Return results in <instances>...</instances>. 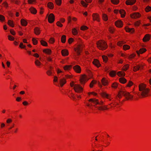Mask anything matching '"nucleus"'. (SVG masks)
Wrapping results in <instances>:
<instances>
[{
    "instance_id": "obj_10",
    "label": "nucleus",
    "mask_w": 151,
    "mask_h": 151,
    "mask_svg": "<svg viewBox=\"0 0 151 151\" xmlns=\"http://www.w3.org/2000/svg\"><path fill=\"white\" fill-rule=\"evenodd\" d=\"M74 70L78 73H80L81 71V69L80 67L78 65H76L73 67Z\"/></svg>"
},
{
    "instance_id": "obj_20",
    "label": "nucleus",
    "mask_w": 151,
    "mask_h": 151,
    "mask_svg": "<svg viewBox=\"0 0 151 151\" xmlns=\"http://www.w3.org/2000/svg\"><path fill=\"white\" fill-rule=\"evenodd\" d=\"M146 51V50L145 48L140 49L139 51H137V53L138 55H139L140 53L142 54L145 52Z\"/></svg>"
},
{
    "instance_id": "obj_26",
    "label": "nucleus",
    "mask_w": 151,
    "mask_h": 151,
    "mask_svg": "<svg viewBox=\"0 0 151 151\" xmlns=\"http://www.w3.org/2000/svg\"><path fill=\"white\" fill-rule=\"evenodd\" d=\"M120 13L121 14V17H124L125 16V12L123 10H121L119 11Z\"/></svg>"
},
{
    "instance_id": "obj_14",
    "label": "nucleus",
    "mask_w": 151,
    "mask_h": 151,
    "mask_svg": "<svg viewBox=\"0 0 151 151\" xmlns=\"http://www.w3.org/2000/svg\"><path fill=\"white\" fill-rule=\"evenodd\" d=\"M140 16V14L137 13H134L131 15V17L133 18H137L139 17Z\"/></svg>"
},
{
    "instance_id": "obj_52",
    "label": "nucleus",
    "mask_w": 151,
    "mask_h": 151,
    "mask_svg": "<svg viewBox=\"0 0 151 151\" xmlns=\"http://www.w3.org/2000/svg\"><path fill=\"white\" fill-rule=\"evenodd\" d=\"M133 84V83L131 81H129L128 83L127 86L128 87H130Z\"/></svg>"
},
{
    "instance_id": "obj_64",
    "label": "nucleus",
    "mask_w": 151,
    "mask_h": 151,
    "mask_svg": "<svg viewBox=\"0 0 151 151\" xmlns=\"http://www.w3.org/2000/svg\"><path fill=\"white\" fill-rule=\"evenodd\" d=\"M12 122V120L10 119H9L6 120V122L7 123H9Z\"/></svg>"
},
{
    "instance_id": "obj_41",
    "label": "nucleus",
    "mask_w": 151,
    "mask_h": 151,
    "mask_svg": "<svg viewBox=\"0 0 151 151\" xmlns=\"http://www.w3.org/2000/svg\"><path fill=\"white\" fill-rule=\"evenodd\" d=\"M109 74H110V75L111 76H114L116 75V73L115 72L112 71H111L110 72Z\"/></svg>"
},
{
    "instance_id": "obj_50",
    "label": "nucleus",
    "mask_w": 151,
    "mask_h": 151,
    "mask_svg": "<svg viewBox=\"0 0 151 151\" xmlns=\"http://www.w3.org/2000/svg\"><path fill=\"white\" fill-rule=\"evenodd\" d=\"M81 4L84 7H87L88 4L85 3L84 1H81Z\"/></svg>"
},
{
    "instance_id": "obj_19",
    "label": "nucleus",
    "mask_w": 151,
    "mask_h": 151,
    "mask_svg": "<svg viewBox=\"0 0 151 151\" xmlns=\"http://www.w3.org/2000/svg\"><path fill=\"white\" fill-rule=\"evenodd\" d=\"M62 55L63 56H65L68 55V51L66 50H63L61 51Z\"/></svg>"
},
{
    "instance_id": "obj_12",
    "label": "nucleus",
    "mask_w": 151,
    "mask_h": 151,
    "mask_svg": "<svg viewBox=\"0 0 151 151\" xmlns=\"http://www.w3.org/2000/svg\"><path fill=\"white\" fill-rule=\"evenodd\" d=\"M150 36L149 34H147L146 35L143 39L144 42H147L150 39Z\"/></svg>"
},
{
    "instance_id": "obj_5",
    "label": "nucleus",
    "mask_w": 151,
    "mask_h": 151,
    "mask_svg": "<svg viewBox=\"0 0 151 151\" xmlns=\"http://www.w3.org/2000/svg\"><path fill=\"white\" fill-rule=\"evenodd\" d=\"M71 87L74 86V89L75 91L78 93H80L83 90V88L79 84H74L73 82L70 83Z\"/></svg>"
},
{
    "instance_id": "obj_36",
    "label": "nucleus",
    "mask_w": 151,
    "mask_h": 151,
    "mask_svg": "<svg viewBox=\"0 0 151 151\" xmlns=\"http://www.w3.org/2000/svg\"><path fill=\"white\" fill-rule=\"evenodd\" d=\"M145 10L147 12H150L151 10V7L149 6H147L145 9Z\"/></svg>"
},
{
    "instance_id": "obj_47",
    "label": "nucleus",
    "mask_w": 151,
    "mask_h": 151,
    "mask_svg": "<svg viewBox=\"0 0 151 151\" xmlns=\"http://www.w3.org/2000/svg\"><path fill=\"white\" fill-rule=\"evenodd\" d=\"M8 38L9 40H10L13 41L14 40V38L11 35H8Z\"/></svg>"
},
{
    "instance_id": "obj_37",
    "label": "nucleus",
    "mask_w": 151,
    "mask_h": 151,
    "mask_svg": "<svg viewBox=\"0 0 151 151\" xmlns=\"http://www.w3.org/2000/svg\"><path fill=\"white\" fill-rule=\"evenodd\" d=\"M118 86V84L116 83H114L112 84L111 87L112 88H116Z\"/></svg>"
},
{
    "instance_id": "obj_46",
    "label": "nucleus",
    "mask_w": 151,
    "mask_h": 151,
    "mask_svg": "<svg viewBox=\"0 0 151 151\" xmlns=\"http://www.w3.org/2000/svg\"><path fill=\"white\" fill-rule=\"evenodd\" d=\"M56 3L57 5H60L61 3V0H55Z\"/></svg>"
},
{
    "instance_id": "obj_24",
    "label": "nucleus",
    "mask_w": 151,
    "mask_h": 151,
    "mask_svg": "<svg viewBox=\"0 0 151 151\" xmlns=\"http://www.w3.org/2000/svg\"><path fill=\"white\" fill-rule=\"evenodd\" d=\"M119 81L122 83H124L126 82L127 80L124 77H121L119 79Z\"/></svg>"
},
{
    "instance_id": "obj_28",
    "label": "nucleus",
    "mask_w": 151,
    "mask_h": 151,
    "mask_svg": "<svg viewBox=\"0 0 151 151\" xmlns=\"http://www.w3.org/2000/svg\"><path fill=\"white\" fill-rule=\"evenodd\" d=\"M142 68V66H140L138 65L134 67V71H136L139 70V69Z\"/></svg>"
},
{
    "instance_id": "obj_49",
    "label": "nucleus",
    "mask_w": 151,
    "mask_h": 151,
    "mask_svg": "<svg viewBox=\"0 0 151 151\" xmlns=\"http://www.w3.org/2000/svg\"><path fill=\"white\" fill-rule=\"evenodd\" d=\"M46 73L48 76H50L52 73V72L50 70H48L47 71Z\"/></svg>"
},
{
    "instance_id": "obj_57",
    "label": "nucleus",
    "mask_w": 151,
    "mask_h": 151,
    "mask_svg": "<svg viewBox=\"0 0 151 151\" xmlns=\"http://www.w3.org/2000/svg\"><path fill=\"white\" fill-rule=\"evenodd\" d=\"M12 1L17 4H18L20 2V1L18 0H13Z\"/></svg>"
},
{
    "instance_id": "obj_31",
    "label": "nucleus",
    "mask_w": 151,
    "mask_h": 151,
    "mask_svg": "<svg viewBox=\"0 0 151 151\" xmlns=\"http://www.w3.org/2000/svg\"><path fill=\"white\" fill-rule=\"evenodd\" d=\"M40 42L41 44L43 46H47V42L43 40H41Z\"/></svg>"
},
{
    "instance_id": "obj_16",
    "label": "nucleus",
    "mask_w": 151,
    "mask_h": 151,
    "mask_svg": "<svg viewBox=\"0 0 151 151\" xmlns=\"http://www.w3.org/2000/svg\"><path fill=\"white\" fill-rule=\"evenodd\" d=\"M93 63L97 67H99L100 65V64L99 62L96 59H94V60L93 62Z\"/></svg>"
},
{
    "instance_id": "obj_6",
    "label": "nucleus",
    "mask_w": 151,
    "mask_h": 151,
    "mask_svg": "<svg viewBox=\"0 0 151 151\" xmlns=\"http://www.w3.org/2000/svg\"><path fill=\"white\" fill-rule=\"evenodd\" d=\"M83 47V45L80 44L78 45L77 47L75 49V50L78 55L80 54V53L82 50Z\"/></svg>"
},
{
    "instance_id": "obj_54",
    "label": "nucleus",
    "mask_w": 151,
    "mask_h": 151,
    "mask_svg": "<svg viewBox=\"0 0 151 151\" xmlns=\"http://www.w3.org/2000/svg\"><path fill=\"white\" fill-rule=\"evenodd\" d=\"M88 29L87 27L85 26H83L81 27V29L82 30H85Z\"/></svg>"
},
{
    "instance_id": "obj_13",
    "label": "nucleus",
    "mask_w": 151,
    "mask_h": 151,
    "mask_svg": "<svg viewBox=\"0 0 151 151\" xmlns=\"http://www.w3.org/2000/svg\"><path fill=\"white\" fill-rule=\"evenodd\" d=\"M136 2L135 0H127L126 3L128 5H132L134 4Z\"/></svg>"
},
{
    "instance_id": "obj_63",
    "label": "nucleus",
    "mask_w": 151,
    "mask_h": 151,
    "mask_svg": "<svg viewBox=\"0 0 151 151\" xmlns=\"http://www.w3.org/2000/svg\"><path fill=\"white\" fill-rule=\"evenodd\" d=\"M65 77L67 78H72V76L69 75H67L65 76Z\"/></svg>"
},
{
    "instance_id": "obj_58",
    "label": "nucleus",
    "mask_w": 151,
    "mask_h": 151,
    "mask_svg": "<svg viewBox=\"0 0 151 151\" xmlns=\"http://www.w3.org/2000/svg\"><path fill=\"white\" fill-rule=\"evenodd\" d=\"M10 32L13 35H15V32L13 30H10Z\"/></svg>"
},
{
    "instance_id": "obj_51",
    "label": "nucleus",
    "mask_w": 151,
    "mask_h": 151,
    "mask_svg": "<svg viewBox=\"0 0 151 151\" xmlns=\"http://www.w3.org/2000/svg\"><path fill=\"white\" fill-rule=\"evenodd\" d=\"M5 19L4 17L2 15H0V21H3Z\"/></svg>"
},
{
    "instance_id": "obj_60",
    "label": "nucleus",
    "mask_w": 151,
    "mask_h": 151,
    "mask_svg": "<svg viewBox=\"0 0 151 151\" xmlns=\"http://www.w3.org/2000/svg\"><path fill=\"white\" fill-rule=\"evenodd\" d=\"M35 0H28V3L30 4H32L33 2H35Z\"/></svg>"
},
{
    "instance_id": "obj_48",
    "label": "nucleus",
    "mask_w": 151,
    "mask_h": 151,
    "mask_svg": "<svg viewBox=\"0 0 151 151\" xmlns=\"http://www.w3.org/2000/svg\"><path fill=\"white\" fill-rule=\"evenodd\" d=\"M102 58L103 59V60L105 62H106V61L107 60L108 58L107 56H103Z\"/></svg>"
},
{
    "instance_id": "obj_2",
    "label": "nucleus",
    "mask_w": 151,
    "mask_h": 151,
    "mask_svg": "<svg viewBox=\"0 0 151 151\" xmlns=\"http://www.w3.org/2000/svg\"><path fill=\"white\" fill-rule=\"evenodd\" d=\"M139 90L140 92L139 94L141 95L142 97H145L148 96L149 91V89L146 88V85L141 83L139 85Z\"/></svg>"
},
{
    "instance_id": "obj_3",
    "label": "nucleus",
    "mask_w": 151,
    "mask_h": 151,
    "mask_svg": "<svg viewBox=\"0 0 151 151\" xmlns=\"http://www.w3.org/2000/svg\"><path fill=\"white\" fill-rule=\"evenodd\" d=\"M123 96H124L127 100L132 99L133 98V96L131 95L129 93L122 90L118 92V97L120 99Z\"/></svg>"
},
{
    "instance_id": "obj_33",
    "label": "nucleus",
    "mask_w": 151,
    "mask_h": 151,
    "mask_svg": "<svg viewBox=\"0 0 151 151\" xmlns=\"http://www.w3.org/2000/svg\"><path fill=\"white\" fill-rule=\"evenodd\" d=\"M117 74L119 76H124L125 75V73L124 72H122L121 71L118 72Z\"/></svg>"
},
{
    "instance_id": "obj_39",
    "label": "nucleus",
    "mask_w": 151,
    "mask_h": 151,
    "mask_svg": "<svg viewBox=\"0 0 151 151\" xmlns=\"http://www.w3.org/2000/svg\"><path fill=\"white\" fill-rule=\"evenodd\" d=\"M35 63L37 66H39L41 64V63L37 60H36Z\"/></svg>"
},
{
    "instance_id": "obj_61",
    "label": "nucleus",
    "mask_w": 151,
    "mask_h": 151,
    "mask_svg": "<svg viewBox=\"0 0 151 151\" xmlns=\"http://www.w3.org/2000/svg\"><path fill=\"white\" fill-rule=\"evenodd\" d=\"M73 39L72 38H70L68 40V42L69 44H70L73 41Z\"/></svg>"
},
{
    "instance_id": "obj_55",
    "label": "nucleus",
    "mask_w": 151,
    "mask_h": 151,
    "mask_svg": "<svg viewBox=\"0 0 151 151\" xmlns=\"http://www.w3.org/2000/svg\"><path fill=\"white\" fill-rule=\"evenodd\" d=\"M54 39L52 38H51L49 40V42L51 43H53L54 42Z\"/></svg>"
},
{
    "instance_id": "obj_17",
    "label": "nucleus",
    "mask_w": 151,
    "mask_h": 151,
    "mask_svg": "<svg viewBox=\"0 0 151 151\" xmlns=\"http://www.w3.org/2000/svg\"><path fill=\"white\" fill-rule=\"evenodd\" d=\"M101 95L103 97L106 98L107 99L111 100L110 97L105 92H103L101 93Z\"/></svg>"
},
{
    "instance_id": "obj_40",
    "label": "nucleus",
    "mask_w": 151,
    "mask_h": 151,
    "mask_svg": "<svg viewBox=\"0 0 151 151\" xmlns=\"http://www.w3.org/2000/svg\"><path fill=\"white\" fill-rule=\"evenodd\" d=\"M72 33L73 35H75L77 34L78 32L75 28H74L72 30Z\"/></svg>"
},
{
    "instance_id": "obj_43",
    "label": "nucleus",
    "mask_w": 151,
    "mask_h": 151,
    "mask_svg": "<svg viewBox=\"0 0 151 151\" xmlns=\"http://www.w3.org/2000/svg\"><path fill=\"white\" fill-rule=\"evenodd\" d=\"M129 65H126L124 66L123 67V69L124 70H127L128 68H129Z\"/></svg>"
},
{
    "instance_id": "obj_27",
    "label": "nucleus",
    "mask_w": 151,
    "mask_h": 151,
    "mask_svg": "<svg viewBox=\"0 0 151 151\" xmlns=\"http://www.w3.org/2000/svg\"><path fill=\"white\" fill-rule=\"evenodd\" d=\"M126 30V32H130L132 33L134 32V28H126L125 29Z\"/></svg>"
},
{
    "instance_id": "obj_11",
    "label": "nucleus",
    "mask_w": 151,
    "mask_h": 151,
    "mask_svg": "<svg viewBox=\"0 0 151 151\" xmlns=\"http://www.w3.org/2000/svg\"><path fill=\"white\" fill-rule=\"evenodd\" d=\"M93 19L94 20H96L98 22L99 21V15L96 14H93L92 15Z\"/></svg>"
},
{
    "instance_id": "obj_15",
    "label": "nucleus",
    "mask_w": 151,
    "mask_h": 151,
    "mask_svg": "<svg viewBox=\"0 0 151 151\" xmlns=\"http://www.w3.org/2000/svg\"><path fill=\"white\" fill-rule=\"evenodd\" d=\"M115 24L117 27H121L123 25L121 21H118L115 22Z\"/></svg>"
},
{
    "instance_id": "obj_35",
    "label": "nucleus",
    "mask_w": 151,
    "mask_h": 151,
    "mask_svg": "<svg viewBox=\"0 0 151 151\" xmlns=\"http://www.w3.org/2000/svg\"><path fill=\"white\" fill-rule=\"evenodd\" d=\"M102 17L104 21H106L108 20L107 16L105 14H103Z\"/></svg>"
},
{
    "instance_id": "obj_4",
    "label": "nucleus",
    "mask_w": 151,
    "mask_h": 151,
    "mask_svg": "<svg viewBox=\"0 0 151 151\" xmlns=\"http://www.w3.org/2000/svg\"><path fill=\"white\" fill-rule=\"evenodd\" d=\"M97 47L99 49L103 50L106 49L107 47L105 42L103 40H99L96 43Z\"/></svg>"
},
{
    "instance_id": "obj_42",
    "label": "nucleus",
    "mask_w": 151,
    "mask_h": 151,
    "mask_svg": "<svg viewBox=\"0 0 151 151\" xmlns=\"http://www.w3.org/2000/svg\"><path fill=\"white\" fill-rule=\"evenodd\" d=\"M32 41L34 45H36L37 43V41L34 38H32Z\"/></svg>"
},
{
    "instance_id": "obj_38",
    "label": "nucleus",
    "mask_w": 151,
    "mask_h": 151,
    "mask_svg": "<svg viewBox=\"0 0 151 151\" xmlns=\"http://www.w3.org/2000/svg\"><path fill=\"white\" fill-rule=\"evenodd\" d=\"M123 49L124 50H126L129 49L130 48V47L127 45H124L123 47Z\"/></svg>"
},
{
    "instance_id": "obj_21",
    "label": "nucleus",
    "mask_w": 151,
    "mask_h": 151,
    "mask_svg": "<svg viewBox=\"0 0 151 151\" xmlns=\"http://www.w3.org/2000/svg\"><path fill=\"white\" fill-rule=\"evenodd\" d=\"M21 24L23 26H26L27 24V22L24 19H22L21 20Z\"/></svg>"
},
{
    "instance_id": "obj_25",
    "label": "nucleus",
    "mask_w": 151,
    "mask_h": 151,
    "mask_svg": "<svg viewBox=\"0 0 151 151\" xmlns=\"http://www.w3.org/2000/svg\"><path fill=\"white\" fill-rule=\"evenodd\" d=\"M30 12L34 14H35L37 13V10L33 7H31L30 9Z\"/></svg>"
},
{
    "instance_id": "obj_9",
    "label": "nucleus",
    "mask_w": 151,
    "mask_h": 151,
    "mask_svg": "<svg viewBox=\"0 0 151 151\" xmlns=\"http://www.w3.org/2000/svg\"><path fill=\"white\" fill-rule=\"evenodd\" d=\"M88 80L87 77L85 75L82 76L80 79L81 83L82 84H84L85 81Z\"/></svg>"
},
{
    "instance_id": "obj_1",
    "label": "nucleus",
    "mask_w": 151,
    "mask_h": 151,
    "mask_svg": "<svg viewBox=\"0 0 151 151\" xmlns=\"http://www.w3.org/2000/svg\"><path fill=\"white\" fill-rule=\"evenodd\" d=\"M88 101L91 103H87L86 104V105L92 109H93L91 107V106L93 105L92 104V103H93L94 104L93 106L99 110H104L108 109L107 106H102L103 102H99L98 99H91L89 100Z\"/></svg>"
},
{
    "instance_id": "obj_62",
    "label": "nucleus",
    "mask_w": 151,
    "mask_h": 151,
    "mask_svg": "<svg viewBox=\"0 0 151 151\" xmlns=\"http://www.w3.org/2000/svg\"><path fill=\"white\" fill-rule=\"evenodd\" d=\"M58 81V77L57 76H54V80H53V81L54 82H57Z\"/></svg>"
},
{
    "instance_id": "obj_45",
    "label": "nucleus",
    "mask_w": 151,
    "mask_h": 151,
    "mask_svg": "<svg viewBox=\"0 0 151 151\" xmlns=\"http://www.w3.org/2000/svg\"><path fill=\"white\" fill-rule=\"evenodd\" d=\"M111 2L114 4H117L119 2V0H111Z\"/></svg>"
},
{
    "instance_id": "obj_59",
    "label": "nucleus",
    "mask_w": 151,
    "mask_h": 151,
    "mask_svg": "<svg viewBox=\"0 0 151 151\" xmlns=\"http://www.w3.org/2000/svg\"><path fill=\"white\" fill-rule=\"evenodd\" d=\"M57 24L58 26L62 27L63 26L62 24L60 23L59 22H58L57 23Z\"/></svg>"
},
{
    "instance_id": "obj_34",
    "label": "nucleus",
    "mask_w": 151,
    "mask_h": 151,
    "mask_svg": "<svg viewBox=\"0 0 151 151\" xmlns=\"http://www.w3.org/2000/svg\"><path fill=\"white\" fill-rule=\"evenodd\" d=\"M8 24L12 27H14V25L13 24V21L10 20H9L8 21Z\"/></svg>"
},
{
    "instance_id": "obj_23",
    "label": "nucleus",
    "mask_w": 151,
    "mask_h": 151,
    "mask_svg": "<svg viewBox=\"0 0 151 151\" xmlns=\"http://www.w3.org/2000/svg\"><path fill=\"white\" fill-rule=\"evenodd\" d=\"M72 66L71 65H66L63 67V68L65 70H70Z\"/></svg>"
},
{
    "instance_id": "obj_22",
    "label": "nucleus",
    "mask_w": 151,
    "mask_h": 151,
    "mask_svg": "<svg viewBox=\"0 0 151 151\" xmlns=\"http://www.w3.org/2000/svg\"><path fill=\"white\" fill-rule=\"evenodd\" d=\"M35 33L37 35H38L40 33V30L38 27H36L34 29Z\"/></svg>"
},
{
    "instance_id": "obj_44",
    "label": "nucleus",
    "mask_w": 151,
    "mask_h": 151,
    "mask_svg": "<svg viewBox=\"0 0 151 151\" xmlns=\"http://www.w3.org/2000/svg\"><path fill=\"white\" fill-rule=\"evenodd\" d=\"M96 83V81H95L94 80H93L92 81L91 83L90 84V87L91 88H92L93 87V84Z\"/></svg>"
},
{
    "instance_id": "obj_30",
    "label": "nucleus",
    "mask_w": 151,
    "mask_h": 151,
    "mask_svg": "<svg viewBox=\"0 0 151 151\" xmlns=\"http://www.w3.org/2000/svg\"><path fill=\"white\" fill-rule=\"evenodd\" d=\"M43 51L44 52L48 55L50 54L51 52V50L49 49H46L44 50Z\"/></svg>"
},
{
    "instance_id": "obj_56",
    "label": "nucleus",
    "mask_w": 151,
    "mask_h": 151,
    "mask_svg": "<svg viewBox=\"0 0 151 151\" xmlns=\"http://www.w3.org/2000/svg\"><path fill=\"white\" fill-rule=\"evenodd\" d=\"M19 47L21 48H25V46L23 45V44L22 42L20 43Z\"/></svg>"
},
{
    "instance_id": "obj_53",
    "label": "nucleus",
    "mask_w": 151,
    "mask_h": 151,
    "mask_svg": "<svg viewBox=\"0 0 151 151\" xmlns=\"http://www.w3.org/2000/svg\"><path fill=\"white\" fill-rule=\"evenodd\" d=\"M125 43V42L123 41H122L120 42H118V45L119 46H121L122 45V44Z\"/></svg>"
},
{
    "instance_id": "obj_8",
    "label": "nucleus",
    "mask_w": 151,
    "mask_h": 151,
    "mask_svg": "<svg viewBox=\"0 0 151 151\" xmlns=\"http://www.w3.org/2000/svg\"><path fill=\"white\" fill-rule=\"evenodd\" d=\"M59 82L60 86L61 87L63 86L66 82L65 78L64 77L60 78L59 79Z\"/></svg>"
},
{
    "instance_id": "obj_32",
    "label": "nucleus",
    "mask_w": 151,
    "mask_h": 151,
    "mask_svg": "<svg viewBox=\"0 0 151 151\" xmlns=\"http://www.w3.org/2000/svg\"><path fill=\"white\" fill-rule=\"evenodd\" d=\"M66 36L65 35H63L62 36L61 38V41L62 43H64L66 41Z\"/></svg>"
},
{
    "instance_id": "obj_18",
    "label": "nucleus",
    "mask_w": 151,
    "mask_h": 151,
    "mask_svg": "<svg viewBox=\"0 0 151 151\" xmlns=\"http://www.w3.org/2000/svg\"><path fill=\"white\" fill-rule=\"evenodd\" d=\"M101 81L102 84L104 86L108 84V81L105 78H103L101 80Z\"/></svg>"
},
{
    "instance_id": "obj_29",
    "label": "nucleus",
    "mask_w": 151,
    "mask_h": 151,
    "mask_svg": "<svg viewBox=\"0 0 151 151\" xmlns=\"http://www.w3.org/2000/svg\"><path fill=\"white\" fill-rule=\"evenodd\" d=\"M48 7L50 9H52L53 8V4L51 2H49L47 4Z\"/></svg>"
},
{
    "instance_id": "obj_7",
    "label": "nucleus",
    "mask_w": 151,
    "mask_h": 151,
    "mask_svg": "<svg viewBox=\"0 0 151 151\" xmlns=\"http://www.w3.org/2000/svg\"><path fill=\"white\" fill-rule=\"evenodd\" d=\"M55 20V16L53 14H50L48 17V21L50 23H52Z\"/></svg>"
}]
</instances>
